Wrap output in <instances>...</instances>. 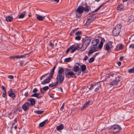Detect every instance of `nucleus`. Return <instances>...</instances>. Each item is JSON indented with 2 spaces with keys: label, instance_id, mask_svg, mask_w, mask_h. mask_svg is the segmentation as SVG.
<instances>
[{
  "label": "nucleus",
  "instance_id": "f03ea898",
  "mask_svg": "<svg viewBox=\"0 0 134 134\" xmlns=\"http://www.w3.org/2000/svg\"><path fill=\"white\" fill-rule=\"evenodd\" d=\"M76 65H75L74 67V71L75 72H77L75 74L78 75H79L81 74V70L79 68V66H80V64L79 63H76Z\"/></svg>",
  "mask_w": 134,
  "mask_h": 134
},
{
  "label": "nucleus",
  "instance_id": "de8ad7c7",
  "mask_svg": "<svg viewBox=\"0 0 134 134\" xmlns=\"http://www.w3.org/2000/svg\"><path fill=\"white\" fill-rule=\"evenodd\" d=\"M81 34V31H78L76 32L75 34L76 35H79Z\"/></svg>",
  "mask_w": 134,
  "mask_h": 134
},
{
  "label": "nucleus",
  "instance_id": "0e129e2a",
  "mask_svg": "<svg viewBox=\"0 0 134 134\" xmlns=\"http://www.w3.org/2000/svg\"><path fill=\"white\" fill-rule=\"evenodd\" d=\"M42 95L43 94L44 92L42 91V88L40 89Z\"/></svg>",
  "mask_w": 134,
  "mask_h": 134
},
{
  "label": "nucleus",
  "instance_id": "5701e85b",
  "mask_svg": "<svg viewBox=\"0 0 134 134\" xmlns=\"http://www.w3.org/2000/svg\"><path fill=\"white\" fill-rule=\"evenodd\" d=\"M56 68V66L55 65L54 66L53 68L52 69V70L51 71V73L49 75L50 77H52L53 75L54 74V70Z\"/></svg>",
  "mask_w": 134,
  "mask_h": 134
},
{
  "label": "nucleus",
  "instance_id": "7ed1b4c3",
  "mask_svg": "<svg viewBox=\"0 0 134 134\" xmlns=\"http://www.w3.org/2000/svg\"><path fill=\"white\" fill-rule=\"evenodd\" d=\"M113 44V42L110 41H109L104 46L105 50L107 51H108L109 50H110L111 49L114 47Z\"/></svg>",
  "mask_w": 134,
  "mask_h": 134
},
{
  "label": "nucleus",
  "instance_id": "09e8293b",
  "mask_svg": "<svg viewBox=\"0 0 134 134\" xmlns=\"http://www.w3.org/2000/svg\"><path fill=\"white\" fill-rule=\"evenodd\" d=\"M37 91L38 90L37 88H35L33 90L32 92L33 93H35L37 92Z\"/></svg>",
  "mask_w": 134,
  "mask_h": 134
},
{
  "label": "nucleus",
  "instance_id": "37998d69",
  "mask_svg": "<svg viewBox=\"0 0 134 134\" xmlns=\"http://www.w3.org/2000/svg\"><path fill=\"white\" fill-rule=\"evenodd\" d=\"M65 104L63 103L60 108V110L61 111L64 108Z\"/></svg>",
  "mask_w": 134,
  "mask_h": 134
},
{
  "label": "nucleus",
  "instance_id": "680f3d73",
  "mask_svg": "<svg viewBox=\"0 0 134 134\" xmlns=\"http://www.w3.org/2000/svg\"><path fill=\"white\" fill-rule=\"evenodd\" d=\"M124 58V57L123 56H121L120 57V61L122 60H123Z\"/></svg>",
  "mask_w": 134,
  "mask_h": 134
},
{
  "label": "nucleus",
  "instance_id": "4be33fe9",
  "mask_svg": "<svg viewBox=\"0 0 134 134\" xmlns=\"http://www.w3.org/2000/svg\"><path fill=\"white\" fill-rule=\"evenodd\" d=\"M90 9L91 8L89 6L87 5L85 7H83V11L85 12H88Z\"/></svg>",
  "mask_w": 134,
  "mask_h": 134
},
{
  "label": "nucleus",
  "instance_id": "3c124183",
  "mask_svg": "<svg viewBox=\"0 0 134 134\" xmlns=\"http://www.w3.org/2000/svg\"><path fill=\"white\" fill-rule=\"evenodd\" d=\"M8 77L10 79H13L14 78L13 76L12 75H9Z\"/></svg>",
  "mask_w": 134,
  "mask_h": 134
},
{
  "label": "nucleus",
  "instance_id": "58836bf2",
  "mask_svg": "<svg viewBox=\"0 0 134 134\" xmlns=\"http://www.w3.org/2000/svg\"><path fill=\"white\" fill-rule=\"evenodd\" d=\"M43 112V111H35L34 112L38 114H42Z\"/></svg>",
  "mask_w": 134,
  "mask_h": 134
},
{
  "label": "nucleus",
  "instance_id": "0eeeda50",
  "mask_svg": "<svg viewBox=\"0 0 134 134\" xmlns=\"http://www.w3.org/2000/svg\"><path fill=\"white\" fill-rule=\"evenodd\" d=\"M98 50L97 46H92L90 47V49L89 51L88 54L89 55L90 54H92L93 52Z\"/></svg>",
  "mask_w": 134,
  "mask_h": 134
},
{
  "label": "nucleus",
  "instance_id": "c9c22d12",
  "mask_svg": "<svg viewBox=\"0 0 134 134\" xmlns=\"http://www.w3.org/2000/svg\"><path fill=\"white\" fill-rule=\"evenodd\" d=\"M103 5L104 4H103L101 5L98 8H97L93 12H97L100 8L101 7H102Z\"/></svg>",
  "mask_w": 134,
  "mask_h": 134
},
{
  "label": "nucleus",
  "instance_id": "f257e3e1",
  "mask_svg": "<svg viewBox=\"0 0 134 134\" xmlns=\"http://www.w3.org/2000/svg\"><path fill=\"white\" fill-rule=\"evenodd\" d=\"M91 41V39H88L85 40L83 42L81 48V51H84L88 46Z\"/></svg>",
  "mask_w": 134,
  "mask_h": 134
},
{
  "label": "nucleus",
  "instance_id": "c85d7f7f",
  "mask_svg": "<svg viewBox=\"0 0 134 134\" xmlns=\"http://www.w3.org/2000/svg\"><path fill=\"white\" fill-rule=\"evenodd\" d=\"M74 47V46L73 45L70 46L66 51V54L68 53L71 49H72Z\"/></svg>",
  "mask_w": 134,
  "mask_h": 134
},
{
  "label": "nucleus",
  "instance_id": "473e14b6",
  "mask_svg": "<svg viewBox=\"0 0 134 134\" xmlns=\"http://www.w3.org/2000/svg\"><path fill=\"white\" fill-rule=\"evenodd\" d=\"M30 53L25 54H24V55H19V58H23L25 57L26 55H28V56L30 55Z\"/></svg>",
  "mask_w": 134,
  "mask_h": 134
},
{
  "label": "nucleus",
  "instance_id": "f3484780",
  "mask_svg": "<svg viewBox=\"0 0 134 134\" xmlns=\"http://www.w3.org/2000/svg\"><path fill=\"white\" fill-rule=\"evenodd\" d=\"M64 69L63 68H59L58 71V75H64Z\"/></svg>",
  "mask_w": 134,
  "mask_h": 134
},
{
  "label": "nucleus",
  "instance_id": "6ab92c4d",
  "mask_svg": "<svg viewBox=\"0 0 134 134\" xmlns=\"http://www.w3.org/2000/svg\"><path fill=\"white\" fill-rule=\"evenodd\" d=\"M13 18L11 15L7 16L5 18V20L7 21L11 22Z\"/></svg>",
  "mask_w": 134,
  "mask_h": 134
},
{
  "label": "nucleus",
  "instance_id": "49530a36",
  "mask_svg": "<svg viewBox=\"0 0 134 134\" xmlns=\"http://www.w3.org/2000/svg\"><path fill=\"white\" fill-rule=\"evenodd\" d=\"M76 50V48H74L72 49L70 53H74Z\"/></svg>",
  "mask_w": 134,
  "mask_h": 134
},
{
  "label": "nucleus",
  "instance_id": "bf43d9fd",
  "mask_svg": "<svg viewBox=\"0 0 134 134\" xmlns=\"http://www.w3.org/2000/svg\"><path fill=\"white\" fill-rule=\"evenodd\" d=\"M87 107L86 106H85V105H84L83 106V107L81 108V110H84L85 109L86 107Z\"/></svg>",
  "mask_w": 134,
  "mask_h": 134
},
{
  "label": "nucleus",
  "instance_id": "a211bd4d",
  "mask_svg": "<svg viewBox=\"0 0 134 134\" xmlns=\"http://www.w3.org/2000/svg\"><path fill=\"white\" fill-rule=\"evenodd\" d=\"M29 101H30L31 103L30 105L33 106L35 104V100L33 98H30L28 100Z\"/></svg>",
  "mask_w": 134,
  "mask_h": 134
},
{
  "label": "nucleus",
  "instance_id": "c03bdc74",
  "mask_svg": "<svg viewBox=\"0 0 134 134\" xmlns=\"http://www.w3.org/2000/svg\"><path fill=\"white\" fill-rule=\"evenodd\" d=\"M129 47L130 48L134 49V44H131L129 46Z\"/></svg>",
  "mask_w": 134,
  "mask_h": 134
},
{
  "label": "nucleus",
  "instance_id": "2eb2a0df",
  "mask_svg": "<svg viewBox=\"0 0 134 134\" xmlns=\"http://www.w3.org/2000/svg\"><path fill=\"white\" fill-rule=\"evenodd\" d=\"M36 15L37 16H36V18L39 21H42L46 17L45 16H42L37 14H36Z\"/></svg>",
  "mask_w": 134,
  "mask_h": 134
},
{
  "label": "nucleus",
  "instance_id": "dca6fc26",
  "mask_svg": "<svg viewBox=\"0 0 134 134\" xmlns=\"http://www.w3.org/2000/svg\"><path fill=\"white\" fill-rule=\"evenodd\" d=\"M99 42V40L98 39L93 40L92 41V44L93 46H97V44Z\"/></svg>",
  "mask_w": 134,
  "mask_h": 134
},
{
  "label": "nucleus",
  "instance_id": "412c9836",
  "mask_svg": "<svg viewBox=\"0 0 134 134\" xmlns=\"http://www.w3.org/2000/svg\"><path fill=\"white\" fill-rule=\"evenodd\" d=\"M121 24H119L118 25H116L114 28V29L116 30H118L119 31H120L121 29Z\"/></svg>",
  "mask_w": 134,
  "mask_h": 134
},
{
  "label": "nucleus",
  "instance_id": "ea45409f",
  "mask_svg": "<svg viewBox=\"0 0 134 134\" xmlns=\"http://www.w3.org/2000/svg\"><path fill=\"white\" fill-rule=\"evenodd\" d=\"M103 43L102 41H101L99 44L98 45V47L100 48H101L103 46Z\"/></svg>",
  "mask_w": 134,
  "mask_h": 134
},
{
  "label": "nucleus",
  "instance_id": "9b49d317",
  "mask_svg": "<svg viewBox=\"0 0 134 134\" xmlns=\"http://www.w3.org/2000/svg\"><path fill=\"white\" fill-rule=\"evenodd\" d=\"M76 11L79 14H82L83 12V7L81 5L79 6Z\"/></svg>",
  "mask_w": 134,
  "mask_h": 134
},
{
  "label": "nucleus",
  "instance_id": "79ce46f5",
  "mask_svg": "<svg viewBox=\"0 0 134 134\" xmlns=\"http://www.w3.org/2000/svg\"><path fill=\"white\" fill-rule=\"evenodd\" d=\"M81 38V37L80 36H77L75 37V39L77 40H80Z\"/></svg>",
  "mask_w": 134,
  "mask_h": 134
},
{
  "label": "nucleus",
  "instance_id": "20e7f679",
  "mask_svg": "<svg viewBox=\"0 0 134 134\" xmlns=\"http://www.w3.org/2000/svg\"><path fill=\"white\" fill-rule=\"evenodd\" d=\"M65 77L68 78L74 77L76 78V76L75 74L72 71H69L67 73H66L65 71Z\"/></svg>",
  "mask_w": 134,
  "mask_h": 134
},
{
  "label": "nucleus",
  "instance_id": "cd10ccee",
  "mask_svg": "<svg viewBox=\"0 0 134 134\" xmlns=\"http://www.w3.org/2000/svg\"><path fill=\"white\" fill-rule=\"evenodd\" d=\"M42 96H40V97H38V94L37 93H35L32 94L31 96V97H36L38 99H39L41 98Z\"/></svg>",
  "mask_w": 134,
  "mask_h": 134
},
{
  "label": "nucleus",
  "instance_id": "7c9ffc66",
  "mask_svg": "<svg viewBox=\"0 0 134 134\" xmlns=\"http://www.w3.org/2000/svg\"><path fill=\"white\" fill-rule=\"evenodd\" d=\"M58 84V82L57 81H56L55 82V83H53V84H50L49 85V86L51 87H54L55 86H56Z\"/></svg>",
  "mask_w": 134,
  "mask_h": 134
},
{
  "label": "nucleus",
  "instance_id": "c756f323",
  "mask_svg": "<svg viewBox=\"0 0 134 134\" xmlns=\"http://www.w3.org/2000/svg\"><path fill=\"white\" fill-rule=\"evenodd\" d=\"M123 5L122 4H121L118 6L117 9L118 10H121L123 8Z\"/></svg>",
  "mask_w": 134,
  "mask_h": 134
},
{
  "label": "nucleus",
  "instance_id": "72a5a7b5",
  "mask_svg": "<svg viewBox=\"0 0 134 134\" xmlns=\"http://www.w3.org/2000/svg\"><path fill=\"white\" fill-rule=\"evenodd\" d=\"M97 85L98 86V87L97 88H96L95 89L94 91L95 92H97L99 90V89L101 88L100 85L99 86L98 84V85Z\"/></svg>",
  "mask_w": 134,
  "mask_h": 134
},
{
  "label": "nucleus",
  "instance_id": "6e6552de",
  "mask_svg": "<svg viewBox=\"0 0 134 134\" xmlns=\"http://www.w3.org/2000/svg\"><path fill=\"white\" fill-rule=\"evenodd\" d=\"M94 14H92L87 19L86 24L89 25L94 20Z\"/></svg>",
  "mask_w": 134,
  "mask_h": 134
},
{
  "label": "nucleus",
  "instance_id": "a18cd8bd",
  "mask_svg": "<svg viewBox=\"0 0 134 134\" xmlns=\"http://www.w3.org/2000/svg\"><path fill=\"white\" fill-rule=\"evenodd\" d=\"M6 91H3V92L2 96L3 97H6Z\"/></svg>",
  "mask_w": 134,
  "mask_h": 134
},
{
  "label": "nucleus",
  "instance_id": "2f4dec72",
  "mask_svg": "<svg viewBox=\"0 0 134 134\" xmlns=\"http://www.w3.org/2000/svg\"><path fill=\"white\" fill-rule=\"evenodd\" d=\"M99 83V82H97V83H93V84H92L91 85L90 87V88H93V87L94 86H95L96 85H98Z\"/></svg>",
  "mask_w": 134,
  "mask_h": 134
},
{
  "label": "nucleus",
  "instance_id": "5fc2aeb1",
  "mask_svg": "<svg viewBox=\"0 0 134 134\" xmlns=\"http://www.w3.org/2000/svg\"><path fill=\"white\" fill-rule=\"evenodd\" d=\"M49 46L50 47H51L52 48H53L54 47V44L52 43L51 42L50 43Z\"/></svg>",
  "mask_w": 134,
  "mask_h": 134
},
{
  "label": "nucleus",
  "instance_id": "bb28decb",
  "mask_svg": "<svg viewBox=\"0 0 134 134\" xmlns=\"http://www.w3.org/2000/svg\"><path fill=\"white\" fill-rule=\"evenodd\" d=\"M129 21L130 22H132L134 21V16L131 15L129 18Z\"/></svg>",
  "mask_w": 134,
  "mask_h": 134
},
{
  "label": "nucleus",
  "instance_id": "4c0bfd02",
  "mask_svg": "<svg viewBox=\"0 0 134 134\" xmlns=\"http://www.w3.org/2000/svg\"><path fill=\"white\" fill-rule=\"evenodd\" d=\"M94 58L93 57H91V58L90 59L89 61V62L90 63H92L94 61Z\"/></svg>",
  "mask_w": 134,
  "mask_h": 134
},
{
  "label": "nucleus",
  "instance_id": "8fccbe9b",
  "mask_svg": "<svg viewBox=\"0 0 134 134\" xmlns=\"http://www.w3.org/2000/svg\"><path fill=\"white\" fill-rule=\"evenodd\" d=\"M90 101H88L87 102H86V103L84 104V105H85L87 107V105L89 104L90 103Z\"/></svg>",
  "mask_w": 134,
  "mask_h": 134
},
{
  "label": "nucleus",
  "instance_id": "393cba45",
  "mask_svg": "<svg viewBox=\"0 0 134 134\" xmlns=\"http://www.w3.org/2000/svg\"><path fill=\"white\" fill-rule=\"evenodd\" d=\"M25 13L26 12L24 11L21 13L19 16V18H24L25 15Z\"/></svg>",
  "mask_w": 134,
  "mask_h": 134
},
{
  "label": "nucleus",
  "instance_id": "864d4df0",
  "mask_svg": "<svg viewBox=\"0 0 134 134\" xmlns=\"http://www.w3.org/2000/svg\"><path fill=\"white\" fill-rule=\"evenodd\" d=\"M48 74V73H47V74H44V75H43L42 76H41L40 77V79L41 80H42V78L44 77V76H45L46 75H47Z\"/></svg>",
  "mask_w": 134,
  "mask_h": 134
},
{
  "label": "nucleus",
  "instance_id": "1a4fd4ad",
  "mask_svg": "<svg viewBox=\"0 0 134 134\" xmlns=\"http://www.w3.org/2000/svg\"><path fill=\"white\" fill-rule=\"evenodd\" d=\"M120 77L119 76L116 77L115 80L110 83L109 85L110 86H113L114 85H117L120 81Z\"/></svg>",
  "mask_w": 134,
  "mask_h": 134
},
{
  "label": "nucleus",
  "instance_id": "052dcab7",
  "mask_svg": "<svg viewBox=\"0 0 134 134\" xmlns=\"http://www.w3.org/2000/svg\"><path fill=\"white\" fill-rule=\"evenodd\" d=\"M2 90L4 91H6V89H5V87L4 86H2Z\"/></svg>",
  "mask_w": 134,
  "mask_h": 134
},
{
  "label": "nucleus",
  "instance_id": "e433bc0d",
  "mask_svg": "<svg viewBox=\"0 0 134 134\" xmlns=\"http://www.w3.org/2000/svg\"><path fill=\"white\" fill-rule=\"evenodd\" d=\"M71 57H69L66 58L64 60V61L65 62H69L71 60Z\"/></svg>",
  "mask_w": 134,
  "mask_h": 134
},
{
  "label": "nucleus",
  "instance_id": "6e6d98bb",
  "mask_svg": "<svg viewBox=\"0 0 134 134\" xmlns=\"http://www.w3.org/2000/svg\"><path fill=\"white\" fill-rule=\"evenodd\" d=\"M24 63L23 61H21L20 62V64L21 66H22L23 64Z\"/></svg>",
  "mask_w": 134,
  "mask_h": 134
},
{
  "label": "nucleus",
  "instance_id": "ddd939ff",
  "mask_svg": "<svg viewBox=\"0 0 134 134\" xmlns=\"http://www.w3.org/2000/svg\"><path fill=\"white\" fill-rule=\"evenodd\" d=\"M8 96H9L12 98H14L15 97V94L12 92V89H10L9 92H8Z\"/></svg>",
  "mask_w": 134,
  "mask_h": 134
},
{
  "label": "nucleus",
  "instance_id": "a19ab883",
  "mask_svg": "<svg viewBox=\"0 0 134 134\" xmlns=\"http://www.w3.org/2000/svg\"><path fill=\"white\" fill-rule=\"evenodd\" d=\"M42 88L44 91H45L48 90L49 88L48 86H46L43 87Z\"/></svg>",
  "mask_w": 134,
  "mask_h": 134
},
{
  "label": "nucleus",
  "instance_id": "a878e982",
  "mask_svg": "<svg viewBox=\"0 0 134 134\" xmlns=\"http://www.w3.org/2000/svg\"><path fill=\"white\" fill-rule=\"evenodd\" d=\"M81 68V69L80 70H81V71H83L85 70L86 69V66L84 64H83L81 66H80Z\"/></svg>",
  "mask_w": 134,
  "mask_h": 134
},
{
  "label": "nucleus",
  "instance_id": "4d7b16f0",
  "mask_svg": "<svg viewBox=\"0 0 134 134\" xmlns=\"http://www.w3.org/2000/svg\"><path fill=\"white\" fill-rule=\"evenodd\" d=\"M123 48V46L122 44H121L120 45L119 49H122Z\"/></svg>",
  "mask_w": 134,
  "mask_h": 134
},
{
  "label": "nucleus",
  "instance_id": "4468645a",
  "mask_svg": "<svg viewBox=\"0 0 134 134\" xmlns=\"http://www.w3.org/2000/svg\"><path fill=\"white\" fill-rule=\"evenodd\" d=\"M120 31L114 29L113 31V34L114 36L118 35Z\"/></svg>",
  "mask_w": 134,
  "mask_h": 134
},
{
  "label": "nucleus",
  "instance_id": "69168bd1",
  "mask_svg": "<svg viewBox=\"0 0 134 134\" xmlns=\"http://www.w3.org/2000/svg\"><path fill=\"white\" fill-rule=\"evenodd\" d=\"M75 48H76V49H77L78 50H79L80 49H81V48H80V47H75Z\"/></svg>",
  "mask_w": 134,
  "mask_h": 134
},
{
  "label": "nucleus",
  "instance_id": "f8f14e48",
  "mask_svg": "<svg viewBox=\"0 0 134 134\" xmlns=\"http://www.w3.org/2000/svg\"><path fill=\"white\" fill-rule=\"evenodd\" d=\"M52 77H51L49 76L48 78L44 80H43L41 82V83L42 85L45 84L46 83H48L49 82L50 80Z\"/></svg>",
  "mask_w": 134,
  "mask_h": 134
},
{
  "label": "nucleus",
  "instance_id": "13d9d810",
  "mask_svg": "<svg viewBox=\"0 0 134 134\" xmlns=\"http://www.w3.org/2000/svg\"><path fill=\"white\" fill-rule=\"evenodd\" d=\"M87 107L86 106H85V105H84L83 106V107L81 108V110H84L85 109L86 107Z\"/></svg>",
  "mask_w": 134,
  "mask_h": 134
},
{
  "label": "nucleus",
  "instance_id": "774afa93",
  "mask_svg": "<svg viewBox=\"0 0 134 134\" xmlns=\"http://www.w3.org/2000/svg\"><path fill=\"white\" fill-rule=\"evenodd\" d=\"M17 119L16 118L14 120V123H16L17 122Z\"/></svg>",
  "mask_w": 134,
  "mask_h": 134
},
{
  "label": "nucleus",
  "instance_id": "b1692460",
  "mask_svg": "<svg viewBox=\"0 0 134 134\" xmlns=\"http://www.w3.org/2000/svg\"><path fill=\"white\" fill-rule=\"evenodd\" d=\"M47 121V119L46 120H44V121L40 123L39 124V126H40V127H43L45 124L46 122Z\"/></svg>",
  "mask_w": 134,
  "mask_h": 134
},
{
  "label": "nucleus",
  "instance_id": "338daca9",
  "mask_svg": "<svg viewBox=\"0 0 134 134\" xmlns=\"http://www.w3.org/2000/svg\"><path fill=\"white\" fill-rule=\"evenodd\" d=\"M9 58L11 59H14L15 58V56H11Z\"/></svg>",
  "mask_w": 134,
  "mask_h": 134
},
{
  "label": "nucleus",
  "instance_id": "9d476101",
  "mask_svg": "<svg viewBox=\"0 0 134 134\" xmlns=\"http://www.w3.org/2000/svg\"><path fill=\"white\" fill-rule=\"evenodd\" d=\"M30 106V104L28 102H26L23 105L22 108L24 111H26L29 109V106Z\"/></svg>",
  "mask_w": 134,
  "mask_h": 134
},
{
  "label": "nucleus",
  "instance_id": "423d86ee",
  "mask_svg": "<svg viewBox=\"0 0 134 134\" xmlns=\"http://www.w3.org/2000/svg\"><path fill=\"white\" fill-rule=\"evenodd\" d=\"M64 79V75H58L56 77V80L60 83H62Z\"/></svg>",
  "mask_w": 134,
  "mask_h": 134
},
{
  "label": "nucleus",
  "instance_id": "603ef678",
  "mask_svg": "<svg viewBox=\"0 0 134 134\" xmlns=\"http://www.w3.org/2000/svg\"><path fill=\"white\" fill-rule=\"evenodd\" d=\"M88 58V57H87V55H85L84 59H83V60L84 61H86L87 60Z\"/></svg>",
  "mask_w": 134,
  "mask_h": 134
},
{
  "label": "nucleus",
  "instance_id": "39448f33",
  "mask_svg": "<svg viewBox=\"0 0 134 134\" xmlns=\"http://www.w3.org/2000/svg\"><path fill=\"white\" fill-rule=\"evenodd\" d=\"M111 129L113 132H116L119 131L122 129L119 125H115L111 126Z\"/></svg>",
  "mask_w": 134,
  "mask_h": 134
},
{
  "label": "nucleus",
  "instance_id": "aec40b11",
  "mask_svg": "<svg viewBox=\"0 0 134 134\" xmlns=\"http://www.w3.org/2000/svg\"><path fill=\"white\" fill-rule=\"evenodd\" d=\"M64 128V125L63 124H61L59 126H57L56 127L57 130L58 131H59L61 130Z\"/></svg>",
  "mask_w": 134,
  "mask_h": 134
},
{
  "label": "nucleus",
  "instance_id": "f704fd0d",
  "mask_svg": "<svg viewBox=\"0 0 134 134\" xmlns=\"http://www.w3.org/2000/svg\"><path fill=\"white\" fill-rule=\"evenodd\" d=\"M128 72L130 73H134V66L132 68L129 70Z\"/></svg>",
  "mask_w": 134,
  "mask_h": 134
},
{
  "label": "nucleus",
  "instance_id": "e2e57ef3",
  "mask_svg": "<svg viewBox=\"0 0 134 134\" xmlns=\"http://www.w3.org/2000/svg\"><path fill=\"white\" fill-rule=\"evenodd\" d=\"M98 54H99L98 53H96L94 55H93V57L95 58L96 57V56Z\"/></svg>",
  "mask_w": 134,
  "mask_h": 134
}]
</instances>
